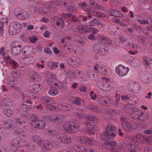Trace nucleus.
<instances>
[{"mask_svg": "<svg viewBox=\"0 0 152 152\" xmlns=\"http://www.w3.org/2000/svg\"><path fill=\"white\" fill-rule=\"evenodd\" d=\"M28 118L32 122L35 121V120L37 119V117L34 114H30L28 115Z\"/></svg>", "mask_w": 152, "mask_h": 152, "instance_id": "obj_36", "label": "nucleus"}, {"mask_svg": "<svg viewBox=\"0 0 152 152\" xmlns=\"http://www.w3.org/2000/svg\"><path fill=\"white\" fill-rule=\"evenodd\" d=\"M53 49L54 53L56 54H58L60 53V50L56 47H53Z\"/></svg>", "mask_w": 152, "mask_h": 152, "instance_id": "obj_62", "label": "nucleus"}, {"mask_svg": "<svg viewBox=\"0 0 152 152\" xmlns=\"http://www.w3.org/2000/svg\"><path fill=\"white\" fill-rule=\"evenodd\" d=\"M29 39L31 42L35 43L37 40V38L36 37L33 36L29 37Z\"/></svg>", "mask_w": 152, "mask_h": 152, "instance_id": "obj_46", "label": "nucleus"}, {"mask_svg": "<svg viewBox=\"0 0 152 152\" xmlns=\"http://www.w3.org/2000/svg\"><path fill=\"white\" fill-rule=\"evenodd\" d=\"M48 65L50 69L51 70H54L58 66L57 63L56 62L49 61Z\"/></svg>", "mask_w": 152, "mask_h": 152, "instance_id": "obj_25", "label": "nucleus"}, {"mask_svg": "<svg viewBox=\"0 0 152 152\" xmlns=\"http://www.w3.org/2000/svg\"><path fill=\"white\" fill-rule=\"evenodd\" d=\"M130 95L129 94L127 96H122L121 97V100L124 102L127 101L129 99Z\"/></svg>", "mask_w": 152, "mask_h": 152, "instance_id": "obj_48", "label": "nucleus"}, {"mask_svg": "<svg viewBox=\"0 0 152 152\" xmlns=\"http://www.w3.org/2000/svg\"><path fill=\"white\" fill-rule=\"evenodd\" d=\"M74 149L76 151L80 152H87V149L83 146L79 145H76L73 146Z\"/></svg>", "mask_w": 152, "mask_h": 152, "instance_id": "obj_20", "label": "nucleus"}, {"mask_svg": "<svg viewBox=\"0 0 152 152\" xmlns=\"http://www.w3.org/2000/svg\"><path fill=\"white\" fill-rule=\"evenodd\" d=\"M148 116L149 115L148 114H144L142 113L141 115V117H143V119L142 118V120L143 121H146L148 119Z\"/></svg>", "mask_w": 152, "mask_h": 152, "instance_id": "obj_50", "label": "nucleus"}, {"mask_svg": "<svg viewBox=\"0 0 152 152\" xmlns=\"http://www.w3.org/2000/svg\"><path fill=\"white\" fill-rule=\"evenodd\" d=\"M16 132L18 134L22 136L25 135V133L22 131V129L21 128H17L16 130Z\"/></svg>", "mask_w": 152, "mask_h": 152, "instance_id": "obj_44", "label": "nucleus"}, {"mask_svg": "<svg viewBox=\"0 0 152 152\" xmlns=\"http://www.w3.org/2000/svg\"><path fill=\"white\" fill-rule=\"evenodd\" d=\"M90 96L93 100H94L96 98V95L95 94H94V91L91 92Z\"/></svg>", "mask_w": 152, "mask_h": 152, "instance_id": "obj_56", "label": "nucleus"}, {"mask_svg": "<svg viewBox=\"0 0 152 152\" xmlns=\"http://www.w3.org/2000/svg\"><path fill=\"white\" fill-rule=\"evenodd\" d=\"M58 141L64 144H69L71 143V138L69 136L63 134H59L57 137Z\"/></svg>", "mask_w": 152, "mask_h": 152, "instance_id": "obj_11", "label": "nucleus"}, {"mask_svg": "<svg viewBox=\"0 0 152 152\" xmlns=\"http://www.w3.org/2000/svg\"><path fill=\"white\" fill-rule=\"evenodd\" d=\"M21 48V45L19 44L18 42H13L12 50L14 53L18 54L20 53Z\"/></svg>", "mask_w": 152, "mask_h": 152, "instance_id": "obj_12", "label": "nucleus"}, {"mask_svg": "<svg viewBox=\"0 0 152 152\" xmlns=\"http://www.w3.org/2000/svg\"><path fill=\"white\" fill-rule=\"evenodd\" d=\"M144 152H152V148L149 146L145 147L144 149Z\"/></svg>", "mask_w": 152, "mask_h": 152, "instance_id": "obj_52", "label": "nucleus"}, {"mask_svg": "<svg viewBox=\"0 0 152 152\" xmlns=\"http://www.w3.org/2000/svg\"><path fill=\"white\" fill-rule=\"evenodd\" d=\"M138 40L142 44L145 45L147 43V41L143 37L140 36L138 37Z\"/></svg>", "mask_w": 152, "mask_h": 152, "instance_id": "obj_38", "label": "nucleus"}, {"mask_svg": "<svg viewBox=\"0 0 152 152\" xmlns=\"http://www.w3.org/2000/svg\"><path fill=\"white\" fill-rule=\"evenodd\" d=\"M109 13L110 14L114 16L120 17H123V15L120 12L115 10H110L109 11Z\"/></svg>", "mask_w": 152, "mask_h": 152, "instance_id": "obj_23", "label": "nucleus"}, {"mask_svg": "<svg viewBox=\"0 0 152 152\" xmlns=\"http://www.w3.org/2000/svg\"><path fill=\"white\" fill-rule=\"evenodd\" d=\"M65 40V38L61 39V42L59 43V45L61 48L63 47L64 48L65 50L72 49V44L69 42H66V43L64 42V40Z\"/></svg>", "mask_w": 152, "mask_h": 152, "instance_id": "obj_13", "label": "nucleus"}, {"mask_svg": "<svg viewBox=\"0 0 152 152\" xmlns=\"http://www.w3.org/2000/svg\"><path fill=\"white\" fill-rule=\"evenodd\" d=\"M111 89L112 86L110 85H108L107 84H106L102 88V89L105 91H110Z\"/></svg>", "mask_w": 152, "mask_h": 152, "instance_id": "obj_43", "label": "nucleus"}, {"mask_svg": "<svg viewBox=\"0 0 152 152\" xmlns=\"http://www.w3.org/2000/svg\"><path fill=\"white\" fill-rule=\"evenodd\" d=\"M125 48L126 49L130 48V49H135L136 50L137 48H140L139 46L137 45H134V44L132 43H128L126 45H125Z\"/></svg>", "mask_w": 152, "mask_h": 152, "instance_id": "obj_34", "label": "nucleus"}, {"mask_svg": "<svg viewBox=\"0 0 152 152\" xmlns=\"http://www.w3.org/2000/svg\"><path fill=\"white\" fill-rule=\"evenodd\" d=\"M63 127L66 132H72L74 130L77 129L79 128V126L78 125H74L70 122H67L64 124Z\"/></svg>", "mask_w": 152, "mask_h": 152, "instance_id": "obj_9", "label": "nucleus"}, {"mask_svg": "<svg viewBox=\"0 0 152 152\" xmlns=\"http://www.w3.org/2000/svg\"><path fill=\"white\" fill-rule=\"evenodd\" d=\"M121 121L122 125V127L124 129L126 130L136 129L137 125L136 124L133 122L129 123L126 120L122 118L121 119Z\"/></svg>", "mask_w": 152, "mask_h": 152, "instance_id": "obj_5", "label": "nucleus"}, {"mask_svg": "<svg viewBox=\"0 0 152 152\" xmlns=\"http://www.w3.org/2000/svg\"><path fill=\"white\" fill-rule=\"evenodd\" d=\"M88 108L90 110L97 113L100 112L101 110L99 108L96 107H93L91 105H88L87 106Z\"/></svg>", "mask_w": 152, "mask_h": 152, "instance_id": "obj_32", "label": "nucleus"}, {"mask_svg": "<svg viewBox=\"0 0 152 152\" xmlns=\"http://www.w3.org/2000/svg\"><path fill=\"white\" fill-rule=\"evenodd\" d=\"M119 40L121 42H122L123 43L127 41V39L124 38L122 36L119 37Z\"/></svg>", "mask_w": 152, "mask_h": 152, "instance_id": "obj_58", "label": "nucleus"}, {"mask_svg": "<svg viewBox=\"0 0 152 152\" xmlns=\"http://www.w3.org/2000/svg\"><path fill=\"white\" fill-rule=\"evenodd\" d=\"M33 47L29 46L27 50L24 51V52L26 55L20 59V62L23 64H28L34 62L35 59L32 56L31 53L33 51Z\"/></svg>", "mask_w": 152, "mask_h": 152, "instance_id": "obj_3", "label": "nucleus"}, {"mask_svg": "<svg viewBox=\"0 0 152 152\" xmlns=\"http://www.w3.org/2000/svg\"><path fill=\"white\" fill-rule=\"evenodd\" d=\"M56 77L51 73L48 74L46 77V79L48 84L52 85V83L56 80Z\"/></svg>", "mask_w": 152, "mask_h": 152, "instance_id": "obj_15", "label": "nucleus"}, {"mask_svg": "<svg viewBox=\"0 0 152 152\" xmlns=\"http://www.w3.org/2000/svg\"><path fill=\"white\" fill-rule=\"evenodd\" d=\"M117 132L113 126L110 124L106 127L105 131L101 134V139L105 141L104 147L109 150L114 152L120 151L121 149H124L127 152H136L139 149L137 144L135 143L145 140L147 143L152 144V136L147 138H145L139 133L137 134L132 138V142L124 143L122 145L116 144L114 141L110 140L113 138Z\"/></svg>", "mask_w": 152, "mask_h": 152, "instance_id": "obj_1", "label": "nucleus"}, {"mask_svg": "<svg viewBox=\"0 0 152 152\" xmlns=\"http://www.w3.org/2000/svg\"><path fill=\"white\" fill-rule=\"evenodd\" d=\"M15 124L16 125L20 126V124L22 123L21 118H15Z\"/></svg>", "mask_w": 152, "mask_h": 152, "instance_id": "obj_47", "label": "nucleus"}, {"mask_svg": "<svg viewBox=\"0 0 152 152\" xmlns=\"http://www.w3.org/2000/svg\"><path fill=\"white\" fill-rule=\"evenodd\" d=\"M44 51L45 53L47 54H51L52 53V51L50 50L49 48L48 47L45 48Z\"/></svg>", "mask_w": 152, "mask_h": 152, "instance_id": "obj_49", "label": "nucleus"}, {"mask_svg": "<svg viewBox=\"0 0 152 152\" xmlns=\"http://www.w3.org/2000/svg\"><path fill=\"white\" fill-rule=\"evenodd\" d=\"M78 31L80 32H85L86 33H88L89 29L88 27L86 26H83L81 25H79L77 27Z\"/></svg>", "mask_w": 152, "mask_h": 152, "instance_id": "obj_21", "label": "nucleus"}, {"mask_svg": "<svg viewBox=\"0 0 152 152\" xmlns=\"http://www.w3.org/2000/svg\"><path fill=\"white\" fill-rule=\"evenodd\" d=\"M142 60L143 62H145V63L146 65L149 67L150 69H152V66H150V61H151L150 58L146 56L142 58Z\"/></svg>", "mask_w": 152, "mask_h": 152, "instance_id": "obj_27", "label": "nucleus"}, {"mask_svg": "<svg viewBox=\"0 0 152 152\" xmlns=\"http://www.w3.org/2000/svg\"><path fill=\"white\" fill-rule=\"evenodd\" d=\"M90 3V7L89 8L88 7H87L86 3H81L79 6L87 12V13L89 18H91V15H93L99 17H104L105 16V14L103 12H97V4L95 1H91Z\"/></svg>", "mask_w": 152, "mask_h": 152, "instance_id": "obj_2", "label": "nucleus"}, {"mask_svg": "<svg viewBox=\"0 0 152 152\" xmlns=\"http://www.w3.org/2000/svg\"><path fill=\"white\" fill-rule=\"evenodd\" d=\"M88 39L92 41L95 40V36L92 35V34H90L89 35L88 37Z\"/></svg>", "mask_w": 152, "mask_h": 152, "instance_id": "obj_60", "label": "nucleus"}, {"mask_svg": "<svg viewBox=\"0 0 152 152\" xmlns=\"http://www.w3.org/2000/svg\"><path fill=\"white\" fill-rule=\"evenodd\" d=\"M75 16H73L72 15L68 14H66L64 13H63L61 14V17L60 18V19L61 20V24H63V23L62 22H64L66 18H68V19L70 20L72 19V20L75 19Z\"/></svg>", "mask_w": 152, "mask_h": 152, "instance_id": "obj_16", "label": "nucleus"}, {"mask_svg": "<svg viewBox=\"0 0 152 152\" xmlns=\"http://www.w3.org/2000/svg\"><path fill=\"white\" fill-rule=\"evenodd\" d=\"M37 89L38 92H39L41 90H42L43 88V85L42 83H39L37 84Z\"/></svg>", "mask_w": 152, "mask_h": 152, "instance_id": "obj_54", "label": "nucleus"}, {"mask_svg": "<svg viewBox=\"0 0 152 152\" xmlns=\"http://www.w3.org/2000/svg\"><path fill=\"white\" fill-rule=\"evenodd\" d=\"M79 139L81 143L86 144L89 140V138L86 136H81L80 137Z\"/></svg>", "mask_w": 152, "mask_h": 152, "instance_id": "obj_37", "label": "nucleus"}, {"mask_svg": "<svg viewBox=\"0 0 152 152\" xmlns=\"http://www.w3.org/2000/svg\"><path fill=\"white\" fill-rule=\"evenodd\" d=\"M75 103L78 105H80L81 103V101L80 98L78 97H76L75 99Z\"/></svg>", "mask_w": 152, "mask_h": 152, "instance_id": "obj_61", "label": "nucleus"}, {"mask_svg": "<svg viewBox=\"0 0 152 152\" xmlns=\"http://www.w3.org/2000/svg\"><path fill=\"white\" fill-rule=\"evenodd\" d=\"M58 92V89L55 87H51L48 91L49 94L52 96L56 95Z\"/></svg>", "mask_w": 152, "mask_h": 152, "instance_id": "obj_22", "label": "nucleus"}, {"mask_svg": "<svg viewBox=\"0 0 152 152\" xmlns=\"http://www.w3.org/2000/svg\"><path fill=\"white\" fill-rule=\"evenodd\" d=\"M36 126L37 127L39 128L40 129H42L43 128V126H42L41 125L42 124V123L41 122H39L37 123V122H36Z\"/></svg>", "mask_w": 152, "mask_h": 152, "instance_id": "obj_59", "label": "nucleus"}, {"mask_svg": "<svg viewBox=\"0 0 152 152\" xmlns=\"http://www.w3.org/2000/svg\"><path fill=\"white\" fill-rule=\"evenodd\" d=\"M95 143V140H92L89 138V140H88V142H87L86 144L89 145H93Z\"/></svg>", "mask_w": 152, "mask_h": 152, "instance_id": "obj_51", "label": "nucleus"}, {"mask_svg": "<svg viewBox=\"0 0 152 152\" xmlns=\"http://www.w3.org/2000/svg\"><path fill=\"white\" fill-rule=\"evenodd\" d=\"M22 28V26L20 23L14 22L10 24L9 32L10 35H14L19 33Z\"/></svg>", "mask_w": 152, "mask_h": 152, "instance_id": "obj_4", "label": "nucleus"}, {"mask_svg": "<svg viewBox=\"0 0 152 152\" xmlns=\"http://www.w3.org/2000/svg\"><path fill=\"white\" fill-rule=\"evenodd\" d=\"M18 18L21 19L26 20L28 19L29 15L28 12L25 11H20L17 14H15Z\"/></svg>", "mask_w": 152, "mask_h": 152, "instance_id": "obj_14", "label": "nucleus"}, {"mask_svg": "<svg viewBox=\"0 0 152 152\" xmlns=\"http://www.w3.org/2000/svg\"><path fill=\"white\" fill-rule=\"evenodd\" d=\"M128 63L132 65H136L139 63V61L138 60L135 59L132 57L129 58V60H128Z\"/></svg>", "mask_w": 152, "mask_h": 152, "instance_id": "obj_31", "label": "nucleus"}, {"mask_svg": "<svg viewBox=\"0 0 152 152\" xmlns=\"http://www.w3.org/2000/svg\"><path fill=\"white\" fill-rule=\"evenodd\" d=\"M15 83L14 81L10 82L9 84V86H10V88L11 90L13 89H16V87L15 86Z\"/></svg>", "mask_w": 152, "mask_h": 152, "instance_id": "obj_45", "label": "nucleus"}, {"mask_svg": "<svg viewBox=\"0 0 152 152\" xmlns=\"http://www.w3.org/2000/svg\"><path fill=\"white\" fill-rule=\"evenodd\" d=\"M13 123L12 121L10 120L7 121L4 123V126L5 128L9 129L13 127L14 126V124H13Z\"/></svg>", "mask_w": 152, "mask_h": 152, "instance_id": "obj_33", "label": "nucleus"}, {"mask_svg": "<svg viewBox=\"0 0 152 152\" xmlns=\"http://www.w3.org/2000/svg\"><path fill=\"white\" fill-rule=\"evenodd\" d=\"M31 78L33 80L36 81H38L40 79L39 75L36 72H33L30 76Z\"/></svg>", "mask_w": 152, "mask_h": 152, "instance_id": "obj_30", "label": "nucleus"}, {"mask_svg": "<svg viewBox=\"0 0 152 152\" xmlns=\"http://www.w3.org/2000/svg\"><path fill=\"white\" fill-rule=\"evenodd\" d=\"M10 65L12 66L14 68H15L17 66V64L15 61H11L10 62Z\"/></svg>", "mask_w": 152, "mask_h": 152, "instance_id": "obj_55", "label": "nucleus"}, {"mask_svg": "<svg viewBox=\"0 0 152 152\" xmlns=\"http://www.w3.org/2000/svg\"><path fill=\"white\" fill-rule=\"evenodd\" d=\"M33 141L37 144L39 145L43 146L46 148V149H49L51 148H50V145L52 146V144L48 142L47 143L46 141H45L44 142H43L40 138V137L37 136H34L33 137Z\"/></svg>", "mask_w": 152, "mask_h": 152, "instance_id": "obj_7", "label": "nucleus"}, {"mask_svg": "<svg viewBox=\"0 0 152 152\" xmlns=\"http://www.w3.org/2000/svg\"><path fill=\"white\" fill-rule=\"evenodd\" d=\"M58 107L60 110L64 111L70 110L72 109V107H71L70 105H66L63 103H61L59 104Z\"/></svg>", "mask_w": 152, "mask_h": 152, "instance_id": "obj_17", "label": "nucleus"}, {"mask_svg": "<svg viewBox=\"0 0 152 152\" xmlns=\"http://www.w3.org/2000/svg\"><path fill=\"white\" fill-rule=\"evenodd\" d=\"M99 22V21L98 20L94 19L90 21L89 23L90 25L92 26L98 24Z\"/></svg>", "mask_w": 152, "mask_h": 152, "instance_id": "obj_41", "label": "nucleus"}, {"mask_svg": "<svg viewBox=\"0 0 152 152\" xmlns=\"http://www.w3.org/2000/svg\"><path fill=\"white\" fill-rule=\"evenodd\" d=\"M44 118L48 121L52 122H61L63 120V116L59 114H54L50 115H45Z\"/></svg>", "mask_w": 152, "mask_h": 152, "instance_id": "obj_6", "label": "nucleus"}, {"mask_svg": "<svg viewBox=\"0 0 152 152\" xmlns=\"http://www.w3.org/2000/svg\"><path fill=\"white\" fill-rule=\"evenodd\" d=\"M111 89L112 86L110 85H108L107 84H106L102 88V89L105 91H110Z\"/></svg>", "mask_w": 152, "mask_h": 152, "instance_id": "obj_42", "label": "nucleus"}, {"mask_svg": "<svg viewBox=\"0 0 152 152\" xmlns=\"http://www.w3.org/2000/svg\"><path fill=\"white\" fill-rule=\"evenodd\" d=\"M86 118L87 120L91 121L96 123H97L98 121V120L97 117L95 116H92L91 118H88V117H86Z\"/></svg>", "mask_w": 152, "mask_h": 152, "instance_id": "obj_40", "label": "nucleus"}, {"mask_svg": "<svg viewBox=\"0 0 152 152\" xmlns=\"http://www.w3.org/2000/svg\"><path fill=\"white\" fill-rule=\"evenodd\" d=\"M100 100V101L101 102V104H103V103L108 104L112 102V100L107 97H101Z\"/></svg>", "mask_w": 152, "mask_h": 152, "instance_id": "obj_29", "label": "nucleus"}, {"mask_svg": "<svg viewBox=\"0 0 152 152\" xmlns=\"http://www.w3.org/2000/svg\"><path fill=\"white\" fill-rule=\"evenodd\" d=\"M91 29L93 32L92 33L94 34H96L99 32L98 30L95 28H92Z\"/></svg>", "mask_w": 152, "mask_h": 152, "instance_id": "obj_64", "label": "nucleus"}, {"mask_svg": "<svg viewBox=\"0 0 152 152\" xmlns=\"http://www.w3.org/2000/svg\"><path fill=\"white\" fill-rule=\"evenodd\" d=\"M1 21L2 23H4L5 24H7L8 23V19L7 17L2 18Z\"/></svg>", "mask_w": 152, "mask_h": 152, "instance_id": "obj_57", "label": "nucleus"}, {"mask_svg": "<svg viewBox=\"0 0 152 152\" xmlns=\"http://www.w3.org/2000/svg\"><path fill=\"white\" fill-rule=\"evenodd\" d=\"M50 34V33L48 31H46L43 34V36L46 37H49Z\"/></svg>", "mask_w": 152, "mask_h": 152, "instance_id": "obj_63", "label": "nucleus"}, {"mask_svg": "<svg viewBox=\"0 0 152 152\" xmlns=\"http://www.w3.org/2000/svg\"><path fill=\"white\" fill-rule=\"evenodd\" d=\"M141 114H142V112L141 110L135 109L132 112L131 115L133 118L135 119L137 118L141 117Z\"/></svg>", "mask_w": 152, "mask_h": 152, "instance_id": "obj_18", "label": "nucleus"}, {"mask_svg": "<svg viewBox=\"0 0 152 152\" xmlns=\"http://www.w3.org/2000/svg\"><path fill=\"white\" fill-rule=\"evenodd\" d=\"M4 113L7 116H12L14 114L13 110L10 108H7L4 110Z\"/></svg>", "mask_w": 152, "mask_h": 152, "instance_id": "obj_28", "label": "nucleus"}, {"mask_svg": "<svg viewBox=\"0 0 152 152\" xmlns=\"http://www.w3.org/2000/svg\"><path fill=\"white\" fill-rule=\"evenodd\" d=\"M99 39L101 41H102L103 42H107L109 44H110L112 43V41L111 40L104 36H99Z\"/></svg>", "mask_w": 152, "mask_h": 152, "instance_id": "obj_35", "label": "nucleus"}, {"mask_svg": "<svg viewBox=\"0 0 152 152\" xmlns=\"http://www.w3.org/2000/svg\"><path fill=\"white\" fill-rule=\"evenodd\" d=\"M129 70L128 67H125L122 65H119L115 69L116 74L120 76L125 75Z\"/></svg>", "mask_w": 152, "mask_h": 152, "instance_id": "obj_10", "label": "nucleus"}, {"mask_svg": "<svg viewBox=\"0 0 152 152\" xmlns=\"http://www.w3.org/2000/svg\"><path fill=\"white\" fill-rule=\"evenodd\" d=\"M86 124V127L87 130L86 131V132L88 133L91 132L92 134H94V132H92L94 129L93 126L89 123L87 122Z\"/></svg>", "mask_w": 152, "mask_h": 152, "instance_id": "obj_26", "label": "nucleus"}, {"mask_svg": "<svg viewBox=\"0 0 152 152\" xmlns=\"http://www.w3.org/2000/svg\"><path fill=\"white\" fill-rule=\"evenodd\" d=\"M106 48H104V47L103 48L101 47L99 48H98L96 51V52L98 53L100 55H104L106 54L107 52H108V50H107L106 49Z\"/></svg>", "mask_w": 152, "mask_h": 152, "instance_id": "obj_24", "label": "nucleus"}, {"mask_svg": "<svg viewBox=\"0 0 152 152\" xmlns=\"http://www.w3.org/2000/svg\"><path fill=\"white\" fill-rule=\"evenodd\" d=\"M109 81V79L105 77H102L101 80L99 81L97 83V86L98 87L102 88L104 85L106 84V82H108Z\"/></svg>", "mask_w": 152, "mask_h": 152, "instance_id": "obj_19", "label": "nucleus"}, {"mask_svg": "<svg viewBox=\"0 0 152 152\" xmlns=\"http://www.w3.org/2000/svg\"><path fill=\"white\" fill-rule=\"evenodd\" d=\"M80 91L81 92L87 91V88L86 87L84 86H80L79 88Z\"/></svg>", "mask_w": 152, "mask_h": 152, "instance_id": "obj_53", "label": "nucleus"}, {"mask_svg": "<svg viewBox=\"0 0 152 152\" xmlns=\"http://www.w3.org/2000/svg\"><path fill=\"white\" fill-rule=\"evenodd\" d=\"M35 93L30 91H24L22 95L24 102L26 103L31 104H32L31 101L29 99L27 100L26 99L29 97L31 99H35L36 97L35 96H34Z\"/></svg>", "mask_w": 152, "mask_h": 152, "instance_id": "obj_8", "label": "nucleus"}, {"mask_svg": "<svg viewBox=\"0 0 152 152\" xmlns=\"http://www.w3.org/2000/svg\"><path fill=\"white\" fill-rule=\"evenodd\" d=\"M76 116L77 117H78V118H83L84 117L85 119L87 120V119H86L87 118H86V117H88V118H91V117H92V116H90L89 115H84L80 114L79 113L76 114Z\"/></svg>", "mask_w": 152, "mask_h": 152, "instance_id": "obj_39", "label": "nucleus"}]
</instances>
